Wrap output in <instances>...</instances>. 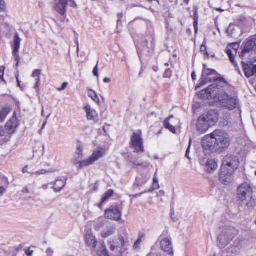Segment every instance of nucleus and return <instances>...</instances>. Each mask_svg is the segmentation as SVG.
Returning <instances> with one entry per match:
<instances>
[{"label":"nucleus","instance_id":"nucleus-55","mask_svg":"<svg viewBox=\"0 0 256 256\" xmlns=\"http://www.w3.org/2000/svg\"><path fill=\"white\" fill-rule=\"evenodd\" d=\"M157 173V170H156V173L154 174V178H153V182H158V178H156V175Z\"/></svg>","mask_w":256,"mask_h":256},{"label":"nucleus","instance_id":"nucleus-56","mask_svg":"<svg viewBox=\"0 0 256 256\" xmlns=\"http://www.w3.org/2000/svg\"><path fill=\"white\" fill-rule=\"evenodd\" d=\"M76 46H77L76 52H77V54H78V52H79V44H78V40L77 38L76 39Z\"/></svg>","mask_w":256,"mask_h":256},{"label":"nucleus","instance_id":"nucleus-9","mask_svg":"<svg viewBox=\"0 0 256 256\" xmlns=\"http://www.w3.org/2000/svg\"><path fill=\"white\" fill-rule=\"evenodd\" d=\"M202 80L200 83V86H202L208 82L216 81L218 79L216 71L212 69H205L202 70Z\"/></svg>","mask_w":256,"mask_h":256},{"label":"nucleus","instance_id":"nucleus-27","mask_svg":"<svg viewBox=\"0 0 256 256\" xmlns=\"http://www.w3.org/2000/svg\"><path fill=\"white\" fill-rule=\"evenodd\" d=\"M173 116H170L168 118L166 119L164 121V127L169 130L170 131H171L173 133H175L176 132V129H175V128L172 126V125L171 124H170V122H169V120L170 118H173Z\"/></svg>","mask_w":256,"mask_h":256},{"label":"nucleus","instance_id":"nucleus-10","mask_svg":"<svg viewBox=\"0 0 256 256\" xmlns=\"http://www.w3.org/2000/svg\"><path fill=\"white\" fill-rule=\"evenodd\" d=\"M22 40L20 38L18 34L16 32L14 34V40L11 44V46L12 50V54L16 62V66H18L20 58L19 55V50L20 48V44Z\"/></svg>","mask_w":256,"mask_h":256},{"label":"nucleus","instance_id":"nucleus-35","mask_svg":"<svg viewBox=\"0 0 256 256\" xmlns=\"http://www.w3.org/2000/svg\"><path fill=\"white\" fill-rule=\"evenodd\" d=\"M104 225V222L101 221H98L96 222L95 226H94V228L95 230H98L100 228H101Z\"/></svg>","mask_w":256,"mask_h":256},{"label":"nucleus","instance_id":"nucleus-54","mask_svg":"<svg viewBox=\"0 0 256 256\" xmlns=\"http://www.w3.org/2000/svg\"><path fill=\"white\" fill-rule=\"evenodd\" d=\"M67 84H67V82H64V83H63V84H62V87H61L60 88H59V89H58V90H60H60H64V89H65V88H66V86Z\"/></svg>","mask_w":256,"mask_h":256},{"label":"nucleus","instance_id":"nucleus-13","mask_svg":"<svg viewBox=\"0 0 256 256\" xmlns=\"http://www.w3.org/2000/svg\"><path fill=\"white\" fill-rule=\"evenodd\" d=\"M210 126L214 125L218 121V114L215 110H210L206 114L202 116Z\"/></svg>","mask_w":256,"mask_h":256},{"label":"nucleus","instance_id":"nucleus-4","mask_svg":"<svg viewBox=\"0 0 256 256\" xmlns=\"http://www.w3.org/2000/svg\"><path fill=\"white\" fill-rule=\"evenodd\" d=\"M217 99L219 102L220 106L228 110H234L239 104V100L237 96L230 95L220 90L218 93Z\"/></svg>","mask_w":256,"mask_h":256},{"label":"nucleus","instance_id":"nucleus-26","mask_svg":"<svg viewBox=\"0 0 256 256\" xmlns=\"http://www.w3.org/2000/svg\"><path fill=\"white\" fill-rule=\"evenodd\" d=\"M10 112V107L2 108L0 110V121L3 122Z\"/></svg>","mask_w":256,"mask_h":256},{"label":"nucleus","instance_id":"nucleus-61","mask_svg":"<svg viewBox=\"0 0 256 256\" xmlns=\"http://www.w3.org/2000/svg\"><path fill=\"white\" fill-rule=\"evenodd\" d=\"M80 150H83V148L82 146L78 145L76 146V151H80Z\"/></svg>","mask_w":256,"mask_h":256},{"label":"nucleus","instance_id":"nucleus-45","mask_svg":"<svg viewBox=\"0 0 256 256\" xmlns=\"http://www.w3.org/2000/svg\"><path fill=\"white\" fill-rule=\"evenodd\" d=\"M98 62H97L96 65L95 66L93 70V74L94 76L98 77Z\"/></svg>","mask_w":256,"mask_h":256},{"label":"nucleus","instance_id":"nucleus-52","mask_svg":"<svg viewBox=\"0 0 256 256\" xmlns=\"http://www.w3.org/2000/svg\"><path fill=\"white\" fill-rule=\"evenodd\" d=\"M46 253L48 255L52 256L54 253V251L52 248H48L46 250Z\"/></svg>","mask_w":256,"mask_h":256},{"label":"nucleus","instance_id":"nucleus-3","mask_svg":"<svg viewBox=\"0 0 256 256\" xmlns=\"http://www.w3.org/2000/svg\"><path fill=\"white\" fill-rule=\"evenodd\" d=\"M222 232L218 237L219 246L224 248L232 240L237 234V231L234 228V224L231 222H226L222 226Z\"/></svg>","mask_w":256,"mask_h":256},{"label":"nucleus","instance_id":"nucleus-18","mask_svg":"<svg viewBox=\"0 0 256 256\" xmlns=\"http://www.w3.org/2000/svg\"><path fill=\"white\" fill-rule=\"evenodd\" d=\"M256 48V38H252L248 40L246 43L244 48L243 49L240 56L242 58L246 54L250 51L254 50Z\"/></svg>","mask_w":256,"mask_h":256},{"label":"nucleus","instance_id":"nucleus-11","mask_svg":"<svg viewBox=\"0 0 256 256\" xmlns=\"http://www.w3.org/2000/svg\"><path fill=\"white\" fill-rule=\"evenodd\" d=\"M18 126V121L16 116V112H14L13 116L6 122L4 127L7 134L10 136V138L16 132Z\"/></svg>","mask_w":256,"mask_h":256},{"label":"nucleus","instance_id":"nucleus-14","mask_svg":"<svg viewBox=\"0 0 256 256\" xmlns=\"http://www.w3.org/2000/svg\"><path fill=\"white\" fill-rule=\"evenodd\" d=\"M105 216L108 218L117 221L120 220L122 212L117 207H114L111 209L106 210Z\"/></svg>","mask_w":256,"mask_h":256},{"label":"nucleus","instance_id":"nucleus-41","mask_svg":"<svg viewBox=\"0 0 256 256\" xmlns=\"http://www.w3.org/2000/svg\"><path fill=\"white\" fill-rule=\"evenodd\" d=\"M6 134H7V132L5 128L2 126H0V136H5Z\"/></svg>","mask_w":256,"mask_h":256},{"label":"nucleus","instance_id":"nucleus-38","mask_svg":"<svg viewBox=\"0 0 256 256\" xmlns=\"http://www.w3.org/2000/svg\"><path fill=\"white\" fill-rule=\"evenodd\" d=\"M4 68L3 66L0 67V82H4V80L3 78V76L4 74Z\"/></svg>","mask_w":256,"mask_h":256},{"label":"nucleus","instance_id":"nucleus-12","mask_svg":"<svg viewBox=\"0 0 256 256\" xmlns=\"http://www.w3.org/2000/svg\"><path fill=\"white\" fill-rule=\"evenodd\" d=\"M68 5V0H55L54 8L56 12L64 16L62 21H64L66 18V12Z\"/></svg>","mask_w":256,"mask_h":256},{"label":"nucleus","instance_id":"nucleus-48","mask_svg":"<svg viewBox=\"0 0 256 256\" xmlns=\"http://www.w3.org/2000/svg\"><path fill=\"white\" fill-rule=\"evenodd\" d=\"M6 190L2 186H0V196H2L6 192Z\"/></svg>","mask_w":256,"mask_h":256},{"label":"nucleus","instance_id":"nucleus-46","mask_svg":"<svg viewBox=\"0 0 256 256\" xmlns=\"http://www.w3.org/2000/svg\"><path fill=\"white\" fill-rule=\"evenodd\" d=\"M23 193H26V198H29L30 197V194L29 190H28V188L26 187L22 190Z\"/></svg>","mask_w":256,"mask_h":256},{"label":"nucleus","instance_id":"nucleus-63","mask_svg":"<svg viewBox=\"0 0 256 256\" xmlns=\"http://www.w3.org/2000/svg\"><path fill=\"white\" fill-rule=\"evenodd\" d=\"M158 194V196H163L164 194V192L163 190H160Z\"/></svg>","mask_w":256,"mask_h":256},{"label":"nucleus","instance_id":"nucleus-62","mask_svg":"<svg viewBox=\"0 0 256 256\" xmlns=\"http://www.w3.org/2000/svg\"><path fill=\"white\" fill-rule=\"evenodd\" d=\"M194 26L195 32H196L198 30V24L196 23H196L194 22Z\"/></svg>","mask_w":256,"mask_h":256},{"label":"nucleus","instance_id":"nucleus-58","mask_svg":"<svg viewBox=\"0 0 256 256\" xmlns=\"http://www.w3.org/2000/svg\"><path fill=\"white\" fill-rule=\"evenodd\" d=\"M110 78H105L103 80L104 83H109L110 82Z\"/></svg>","mask_w":256,"mask_h":256},{"label":"nucleus","instance_id":"nucleus-34","mask_svg":"<svg viewBox=\"0 0 256 256\" xmlns=\"http://www.w3.org/2000/svg\"><path fill=\"white\" fill-rule=\"evenodd\" d=\"M41 70H35L32 74V76L36 78H40Z\"/></svg>","mask_w":256,"mask_h":256},{"label":"nucleus","instance_id":"nucleus-57","mask_svg":"<svg viewBox=\"0 0 256 256\" xmlns=\"http://www.w3.org/2000/svg\"><path fill=\"white\" fill-rule=\"evenodd\" d=\"M50 114H48L46 116V120L44 122V124H42V128H44V126H46V120H47L48 119V118L50 117Z\"/></svg>","mask_w":256,"mask_h":256},{"label":"nucleus","instance_id":"nucleus-40","mask_svg":"<svg viewBox=\"0 0 256 256\" xmlns=\"http://www.w3.org/2000/svg\"><path fill=\"white\" fill-rule=\"evenodd\" d=\"M6 8V3L4 0H0V12L3 11Z\"/></svg>","mask_w":256,"mask_h":256},{"label":"nucleus","instance_id":"nucleus-30","mask_svg":"<svg viewBox=\"0 0 256 256\" xmlns=\"http://www.w3.org/2000/svg\"><path fill=\"white\" fill-rule=\"evenodd\" d=\"M88 95L96 102H99L98 98L96 94L94 91H93L92 90H89L88 92Z\"/></svg>","mask_w":256,"mask_h":256},{"label":"nucleus","instance_id":"nucleus-15","mask_svg":"<svg viewBox=\"0 0 256 256\" xmlns=\"http://www.w3.org/2000/svg\"><path fill=\"white\" fill-rule=\"evenodd\" d=\"M108 244L110 245V248L112 251L118 249L121 250L124 246L125 241L124 238L120 236L118 240H110Z\"/></svg>","mask_w":256,"mask_h":256},{"label":"nucleus","instance_id":"nucleus-1","mask_svg":"<svg viewBox=\"0 0 256 256\" xmlns=\"http://www.w3.org/2000/svg\"><path fill=\"white\" fill-rule=\"evenodd\" d=\"M230 140L222 131L216 130L202 140V146L206 150L212 152L222 150L228 148Z\"/></svg>","mask_w":256,"mask_h":256},{"label":"nucleus","instance_id":"nucleus-60","mask_svg":"<svg viewBox=\"0 0 256 256\" xmlns=\"http://www.w3.org/2000/svg\"><path fill=\"white\" fill-rule=\"evenodd\" d=\"M118 22L119 23L120 22H121V20L120 18L122 17V13L118 14Z\"/></svg>","mask_w":256,"mask_h":256},{"label":"nucleus","instance_id":"nucleus-44","mask_svg":"<svg viewBox=\"0 0 256 256\" xmlns=\"http://www.w3.org/2000/svg\"><path fill=\"white\" fill-rule=\"evenodd\" d=\"M34 251L32 250L30 248H27L25 250V253L28 256H32Z\"/></svg>","mask_w":256,"mask_h":256},{"label":"nucleus","instance_id":"nucleus-19","mask_svg":"<svg viewBox=\"0 0 256 256\" xmlns=\"http://www.w3.org/2000/svg\"><path fill=\"white\" fill-rule=\"evenodd\" d=\"M67 178L62 177L60 179L56 180L54 184V190L56 192H60L65 186Z\"/></svg>","mask_w":256,"mask_h":256},{"label":"nucleus","instance_id":"nucleus-29","mask_svg":"<svg viewBox=\"0 0 256 256\" xmlns=\"http://www.w3.org/2000/svg\"><path fill=\"white\" fill-rule=\"evenodd\" d=\"M114 190H108L104 195L102 199V202H106L110 197H111L114 194Z\"/></svg>","mask_w":256,"mask_h":256},{"label":"nucleus","instance_id":"nucleus-32","mask_svg":"<svg viewBox=\"0 0 256 256\" xmlns=\"http://www.w3.org/2000/svg\"><path fill=\"white\" fill-rule=\"evenodd\" d=\"M226 54H227L231 62L234 65H236V64L234 60V56H233L232 50L230 49H228L226 50Z\"/></svg>","mask_w":256,"mask_h":256},{"label":"nucleus","instance_id":"nucleus-33","mask_svg":"<svg viewBox=\"0 0 256 256\" xmlns=\"http://www.w3.org/2000/svg\"><path fill=\"white\" fill-rule=\"evenodd\" d=\"M53 172L54 171L51 170H38V172H34V174H36V175L44 174H46V173L52 172Z\"/></svg>","mask_w":256,"mask_h":256},{"label":"nucleus","instance_id":"nucleus-49","mask_svg":"<svg viewBox=\"0 0 256 256\" xmlns=\"http://www.w3.org/2000/svg\"><path fill=\"white\" fill-rule=\"evenodd\" d=\"M171 75V72L169 69L166 70L164 73V76L170 78Z\"/></svg>","mask_w":256,"mask_h":256},{"label":"nucleus","instance_id":"nucleus-20","mask_svg":"<svg viewBox=\"0 0 256 256\" xmlns=\"http://www.w3.org/2000/svg\"><path fill=\"white\" fill-rule=\"evenodd\" d=\"M86 113V117L88 120L96 121L98 119V114L96 111L90 108L89 106L84 108Z\"/></svg>","mask_w":256,"mask_h":256},{"label":"nucleus","instance_id":"nucleus-6","mask_svg":"<svg viewBox=\"0 0 256 256\" xmlns=\"http://www.w3.org/2000/svg\"><path fill=\"white\" fill-rule=\"evenodd\" d=\"M106 150L105 148L100 146L98 147L88 158L82 160L81 162V166H89L93 164L100 158L106 155Z\"/></svg>","mask_w":256,"mask_h":256},{"label":"nucleus","instance_id":"nucleus-2","mask_svg":"<svg viewBox=\"0 0 256 256\" xmlns=\"http://www.w3.org/2000/svg\"><path fill=\"white\" fill-rule=\"evenodd\" d=\"M240 162L238 156L228 154L222 162L219 179L224 185L228 184L232 180L233 176L239 166Z\"/></svg>","mask_w":256,"mask_h":256},{"label":"nucleus","instance_id":"nucleus-50","mask_svg":"<svg viewBox=\"0 0 256 256\" xmlns=\"http://www.w3.org/2000/svg\"><path fill=\"white\" fill-rule=\"evenodd\" d=\"M194 22H195L196 24V23H198V14H197L196 12H194Z\"/></svg>","mask_w":256,"mask_h":256},{"label":"nucleus","instance_id":"nucleus-31","mask_svg":"<svg viewBox=\"0 0 256 256\" xmlns=\"http://www.w3.org/2000/svg\"><path fill=\"white\" fill-rule=\"evenodd\" d=\"M80 159H78L77 157L75 156V158L72 159L71 161L72 163L74 165H76L78 164V166L77 167L78 170H80L83 167H84L85 166H81V162H82V160H79Z\"/></svg>","mask_w":256,"mask_h":256},{"label":"nucleus","instance_id":"nucleus-23","mask_svg":"<svg viewBox=\"0 0 256 256\" xmlns=\"http://www.w3.org/2000/svg\"><path fill=\"white\" fill-rule=\"evenodd\" d=\"M242 64L245 76L247 78H250L256 74L253 66L248 65L243 62H242Z\"/></svg>","mask_w":256,"mask_h":256},{"label":"nucleus","instance_id":"nucleus-47","mask_svg":"<svg viewBox=\"0 0 256 256\" xmlns=\"http://www.w3.org/2000/svg\"><path fill=\"white\" fill-rule=\"evenodd\" d=\"M68 5L72 8H75L76 6V2L73 0H68Z\"/></svg>","mask_w":256,"mask_h":256},{"label":"nucleus","instance_id":"nucleus-28","mask_svg":"<svg viewBox=\"0 0 256 256\" xmlns=\"http://www.w3.org/2000/svg\"><path fill=\"white\" fill-rule=\"evenodd\" d=\"M114 232V229L113 228H109L106 230H104L101 233V236L103 238H106L112 235Z\"/></svg>","mask_w":256,"mask_h":256},{"label":"nucleus","instance_id":"nucleus-21","mask_svg":"<svg viewBox=\"0 0 256 256\" xmlns=\"http://www.w3.org/2000/svg\"><path fill=\"white\" fill-rule=\"evenodd\" d=\"M218 168V164L214 159H208L206 164V170L210 173L213 172Z\"/></svg>","mask_w":256,"mask_h":256},{"label":"nucleus","instance_id":"nucleus-16","mask_svg":"<svg viewBox=\"0 0 256 256\" xmlns=\"http://www.w3.org/2000/svg\"><path fill=\"white\" fill-rule=\"evenodd\" d=\"M161 250L168 254L173 253V249L172 242L168 238H164L161 239L160 241Z\"/></svg>","mask_w":256,"mask_h":256},{"label":"nucleus","instance_id":"nucleus-42","mask_svg":"<svg viewBox=\"0 0 256 256\" xmlns=\"http://www.w3.org/2000/svg\"><path fill=\"white\" fill-rule=\"evenodd\" d=\"M191 140H190V142H189V144H188V146L186 150V156L188 158L189 160L190 159V158L189 157V155H190V146H191Z\"/></svg>","mask_w":256,"mask_h":256},{"label":"nucleus","instance_id":"nucleus-37","mask_svg":"<svg viewBox=\"0 0 256 256\" xmlns=\"http://www.w3.org/2000/svg\"><path fill=\"white\" fill-rule=\"evenodd\" d=\"M36 84L34 86V88L36 90V92H38L39 90V87L40 84V78H36Z\"/></svg>","mask_w":256,"mask_h":256},{"label":"nucleus","instance_id":"nucleus-22","mask_svg":"<svg viewBox=\"0 0 256 256\" xmlns=\"http://www.w3.org/2000/svg\"><path fill=\"white\" fill-rule=\"evenodd\" d=\"M86 242L87 245L92 248H95L96 246V240L95 236H94L91 233H88L86 234L85 236Z\"/></svg>","mask_w":256,"mask_h":256},{"label":"nucleus","instance_id":"nucleus-53","mask_svg":"<svg viewBox=\"0 0 256 256\" xmlns=\"http://www.w3.org/2000/svg\"><path fill=\"white\" fill-rule=\"evenodd\" d=\"M159 188L158 182H153L152 183V188L153 190L158 189Z\"/></svg>","mask_w":256,"mask_h":256},{"label":"nucleus","instance_id":"nucleus-8","mask_svg":"<svg viewBox=\"0 0 256 256\" xmlns=\"http://www.w3.org/2000/svg\"><path fill=\"white\" fill-rule=\"evenodd\" d=\"M130 148L134 152H144L143 140L141 136L136 132H133L130 138Z\"/></svg>","mask_w":256,"mask_h":256},{"label":"nucleus","instance_id":"nucleus-64","mask_svg":"<svg viewBox=\"0 0 256 256\" xmlns=\"http://www.w3.org/2000/svg\"><path fill=\"white\" fill-rule=\"evenodd\" d=\"M27 169H28V166H26L23 169H22V172L26 173L27 172Z\"/></svg>","mask_w":256,"mask_h":256},{"label":"nucleus","instance_id":"nucleus-17","mask_svg":"<svg viewBox=\"0 0 256 256\" xmlns=\"http://www.w3.org/2000/svg\"><path fill=\"white\" fill-rule=\"evenodd\" d=\"M204 118H202V116L199 117L197 120L196 123V128L200 134H204L208 130L210 125L207 122V121Z\"/></svg>","mask_w":256,"mask_h":256},{"label":"nucleus","instance_id":"nucleus-39","mask_svg":"<svg viewBox=\"0 0 256 256\" xmlns=\"http://www.w3.org/2000/svg\"><path fill=\"white\" fill-rule=\"evenodd\" d=\"M83 156V150L76 151L75 156L77 157L78 159H81Z\"/></svg>","mask_w":256,"mask_h":256},{"label":"nucleus","instance_id":"nucleus-51","mask_svg":"<svg viewBox=\"0 0 256 256\" xmlns=\"http://www.w3.org/2000/svg\"><path fill=\"white\" fill-rule=\"evenodd\" d=\"M144 182H141L139 181V180L138 178H137L136 180V182H134V184L138 186H142L143 184H144Z\"/></svg>","mask_w":256,"mask_h":256},{"label":"nucleus","instance_id":"nucleus-25","mask_svg":"<svg viewBox=\"0 0 256 256\" xmlns=\"http://www.w3.org/2000/svg\"><path fill=\"white\" fill-rule=\"evenodd\" d=\"M98 250V254L100 256H108V254L104 242H102Z\"/></svg>","mask_w":256,"mask_h":256},{"label":"nucleus","instance_id":"nucleus-7","mask_svg":"<svg viewBox=\"0 0 256 256\" xmlns=\"http://www.w3.org/2000/svg\"><path fill=\"white\" fill-rule=\"evenodd\" d=\"M220 92V88L216 84L210 86L206 90H203L198 93V96L202 99H216Z\"/></svg>","mask_w":256,"mask_h":256},{"label":"nucleus","instance_id":"nucleus-24","mask_svg":"<svg viewBox=\"0 0 256 256\" xmlns=\"http://www.w3.org/2000/svg\"><path fill=\"white\" fill-rule=\"evenodd\" d=\"M130 162H131L134 166L136 168H139L140 167H141L142 168H146L149 166V163L148 162H140L137 159H132L130 160Z\"/></svg>","mask_w":256,"mask_h":256},{"label":"nucleus","instance_id":"nucleus-36","mask_svg":"<svg viewBox=\"0 0 256 256\" xmlns=\"http://www.w3.org/2000/svg\"><path fill=\"white\" fill-rule=\"evenodd\" d=\"M200 51L204 53V56H206L208 58H209L210 55L206 51V47L204 44L200 46Z\"/></svg>","mask_w":256,"mask_h":256},{"label":"nucleus","instance_id":"nucleus-5","mask_svg":"<svg viewBox=\"0 0 256 256\" xmlns=\"http://www.w3.org/2000/svg\"><path fill=\"white\" fill-rule=\"evenodd\" d=\"M252 189L248 183H244L238 188V201L242 206H248L252 197Z\"/></svg>","mask_w":256,"mask_h":256},{"label":"nucleus","instance_id":"nucleus-59","mask_svg":"<svg viewBox=\"0 0 256 256\" xmlns=\"http://www.w3.org/2000/svg\"><path fill=\"white\" fill-rule=\"evenodd\" d=\"M192 78L194 80H196V76L194 72H193L192 74Z\"/></svg>","mask_w":256,"mask_h":256},{"label":"nucleus","instance_id":"nucleus-43","mask_svg":"<svg viewBox=\"0 0 256 256\" xmlns=\"http://www.w3.org/2000/svg\"><path fill=\"white\" fill-rule=\"evenodd\" d=\"M141 242L140 238H139L136 242H134V249L138 248L140 247V244Z\"/></svg>","mask_w":256,"mask_h":256}]
</instances>
